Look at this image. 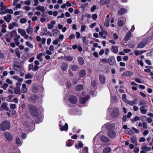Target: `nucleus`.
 <instances>
[{
	"label": "nucleus",
	"mask_w": 153,
	"mask_h": 153,
	"mask_svg": "<svg viewBox=\"0 0 153 153\" xmlns=\"http://www.w3.org/2000/svg\"><path fill=\"white\" fill-rule=\"evenodd\" d=\"M141 148L142 150H144L146 152L147 151H150L151 149V148L150 147L144 146H142Z\"/></svg>",
	"instance_id": "obj_30"
},
{
	"label": "nucleus",
	"mask_w": 153,
	"mask_h": 153,
	"mask_svg": "<svg viewBox=\"0 0 153 153\" xmlns=\"http://www.w3.org/2000/svg\"><path fill=\"white\" fill-rule=\"evenodd\" d=\"M125 132L128 134H132V131L129 128H128L125 130Z\"/></svg>",
	"instance_id": "obj_43"
},
{
	"label": "nucleus",
	"mask_w": 153,
	"mask_h": 153,
	"mask_svg": "<svg viewBox=\"0 0 153 153\" xmlns=\"http://www.w3.org/2000/svg\"><path fill=\"white\" fill-rule=\"evenodd\" d=\"M149 132V131L148 130H145L143 132V134L144 136H146L148 134Z\"/></svg>",
	"instance_id": "obj_60"
},
{
	"label": "nucleus",
	"mask_w": 153,
	"mask_h": 153,
	"mask_svg": "<svg viewBox=\"0 0 153 153\" xmlns=\"http://www.w3.org/2000/svg\"><path fill=\"white\" fill-rule=\"evenodd\" d=\"M133 36L130 31H128L126 33L124 38H131Z\"/></svg>",
	"instance_id": "obj_34"
},
{
	"label": "nucleus",
	"mask_w": 153,
	"mask_h": 153,
	"mask_svg": "<svg viewBox=\"0 0 153 153\" xmlns=\"http://www.w3.org/2000/svg\"><path fill=\"white\" fill-rule=\"evenodd\" d=\"M112 51L115 53H117L118 52L117 48L115 46H113L112 48Z\"/></svg>",
	"instance_id": "obj_49"
},
{
	"label": "nucleus",
	"mask_w": 153,
	"mask_h": 153,
	"mask_svg": "<svg viewBox=\"0 0 153 153\" xmlns=\"http://www.w3.org/2000/svg\"><path fill=\"white\" fill-rule=\"evenodd\" d=\"M18 33L22 36L24 37V38H28V36L26 34V31L25 29L19 28L18 30Z\"/></svg>",
	"instance_id": "obj_3"
},
{
	"label": "nucleus",
	"mask_w": 153,
	"mask_h": 153,
	"mask_svg": "<svg viewBox=\"0 0 153 153\" xmlns=\"http://www.w3.org/2000/svg\"><path fill=\"white\" fill-rule=\"evenodd\" d=\"M110 19H106L104 22V25L106 27H108L109 26V22Z\"/></svg>",
	"instance_id": "obj_37"
},
{
	"label": "nucleus",
	"mask_w": 153,
	"mask_h": 153,
	"mask_svg": "<svg viewBox=\"0 0 153 153\" xmlns=\"http://www.w3.org/2000/svg\"><path fill=\"white\" fill-rule=\"evenodd\" d=\"M100 81L102 83H104L105 82V77L103 75L100 74L99 75Z\"/></svg>",
	"instance_id": "obj_14"
},
{
	"label": "nucleus",
	"mask_w": 153,
	"mask_h": 153,
	"mask_svg": "<svg viewBox=\"0 0 153 153\" xmlns=\"http://www.w3.org/2000/svg\"><path fill=\"white\" fill-rule=\"evenodd\" d=\"M68 97V100L71 103H76L77 102V100L76 98V97L72 95H66V97Z\"/></svg>",
	"instance_id": "obj_4"
},
{
	"label": "nucleus",
	"mask_w": 153,
	"mask_h": 153,
	"mask_svg": "<svg viewBox=\"0 0 153 153\" xmlns=\"http://www.w3.org/2000/svg\"><path fill=\"white\" fill-rule=\"evenodd\" d=\"M68 67V65L67 64L65 63H63L62 64V69L64 70H66Z\"/></svg>",
	"instance_id": "obj_42"
},
{
	"label": "nucleus",
	"mask_w": 153,
	"mask_h": 153,
	"mask_svg": "<svg viewBox=\"0 0 153 153\" xmlns=\"http://www.w3.org/2000/svg\"><path fill=\"white\" fill-rule=\"evenodd\" d=\"M88 148L87 147H85L83 149L82 153H88Z\"/></svg>",
	"instance_id": "obj_61"
},
{
	"label": "nucleus",
	"mask_w": 153,
	"mask_h": 153,
	"mask_svg": "<svg viewBox=\"0 0 153 153\" xmlns=\"http://www.w3.org/2000/svg\"><path fill=\"white\" fill-rule=\"evenodd\" d=\"M71 140H68L66 142V145L68 146H71V143H70V141H71Z\"/></svg>",
	"instance_id": "obj_54"
},
{
	"label": "nucleus",
	"mask_w": 153,
	"mask_h": 153,
	"mask_svg": "<svg viewBox=\"0 0 153 153\" xmlns=\"http://www.w3.org/2000/svg\"><path fill=\"white\" fill-rule=\"evenodd\" d=\"M63 122H64V120L60 122L59 126L60 127V130L61 131H66L68 129V126L67 123H65V125L62 126V124H61V123Z\"/></svg>",
	"instance_id": "obj_7"
},
{
	"label": "nucleus",
	"mask_w": 153,
	"mask_h": 153,
	"mask_svg": "<svg viewBox=\"0 0 153 153\" xmlns=\"http://www.w3.org/2000/svg\"><path fill=\"white\" fill-rule=\"evenodd\" d=\"M10 107L11 109H15L16 107V105L14 104H11L10 105Z\"/></svg>",
	"instance_id": "obj_51"
},
{
	"label": "nucleus",
	"mask_w": 153,
	"mask_h": 153,
	"mask_svg": "<svg viewBox=\"0 0 153 153\" xmlns=\"http://www.w3.org/2000/svg\"><path fill=\"white\" fill-rule=\"evenodd\" d=\"M119 110L118 108H114L112 110L111 115L113 117L118 116L119 115Z\"/></svg>",
	"instance_id": "obj_5"
},
{
	"label": "nucleus",
	"mask_w": 153,
	"mask_h": 153,
	"mask_svg": "<svg viewBox=\"0 0 153 153\" xmlns=\"http://www.w3.org/2000/svg\"><path fill=\"white\" fill-rule=\"evenodd\" d=\"M139 105H143L144 107H147V105L146 104V102L143 100H140L139 101V103L138 104Z\"/></svg>",
	"instance_id": "obj_25"
},
{
	"label": "nucleus",
	"mask_w": 153,
	"mask_h": 153,
	"mask_svg": "<svg viewBox=\"0 0 153 153\" xmlns=\"http://www.w3.org/2000/svg\"><path fill=\"white\" fill-rule=\"evenodd\" d=\"M28 69L30 70H32L33 71V64H30L28 65Z\"/></svg>",
	"instance_id": "obj_56"
},
{
	"label": "nucleus",
	"mask_w": 153,
	"mask_h": 153,
	"mask_svg": "<svg viewBox=\"0 0 153 153\" xmlns=\"http://www.w3.org/2000/svg\"><path fill=\"white\" fill-rule=\"evenodd\" d=\"M108 136L111 138H114L116 137V134L114 131L111 130L108 131Z\"/></svg>",
	"instance_id": "obj_10"
},
{
	"label": "nucleus",
	"mask_w": 153,
	"mask_h": 153,
	"mask_svg": "<svg viewBox=\"0 0 153 153\" xmlns=\"http://www.w3.org/2000/svg\"><path fill=\"white\" fill-rule=\"evenodd\" d=\"M110 0H100V3L101 5H105L108 4Z\"/></svg>",
	"instance_id": "obj_20"
},
{
	"label": "nucleus",
	"mask_w": 153,
	"mask_h": 153,
	"mask_svg": "<svg viewBox=\"0 0 153 153\" xmlns=\"http://www.w3.org/2000/svg\"><path fill=\"white\" fill-rule=\"evenodd\" d=\"M96 6L95 5H94L91 7V12H94L95 11V10H96Z\"/></svg>",
	"instance_id": "obj_58"
},
{
	"label": "nucleus",
	"mask_w": 153,
	"mask_h": 153,
	"mask_svg": "<svg viewBox=\"0 0 153 153\" xmlns=\"http://www.w3.org/2000/svg\"><path fill=\"white\" fill-rule=\"evenodd\" d=\"M137 99H135L133 100L132 101H129L128 102V104L131 106H133L134 105L137 104Z\"/></svg>",
	"instance_id": "obj_22"
},
{
	"label": "nucleus",
	"mask_w": 153,
	"mask_h": 153,
	"mask_svg": "<svg viewBox=\"0 0 153 153\" xmlns=\"http://www.w3.org/2000/svg\"><path fill=\"white\" fill-rule=\"evenodd\" d=\"M86 74V71L84 70H81L79 72V76L81 77H83Z\"/></svg>",
	"instance_id": "obj_28"
},
{
	"label": "nucleus",
	"mask_w": 153,
	"mask_h": 153,
	"mask_svg": "<svg viewBox=\"0 0 153 153\" xmlns=\"http://www.w3.org/2000/svg\"><path fill=\"white\" fill-rule=\"evenodd\" d=\"M146 51H138L137 50L135 51H134V53L135 55L136 56H138V55H140L142 53H143L144 52Z\"/></svg>",
	"instance_id": "obj_32"
},
{
	"label": "nucleus",
	"mask_w": 153,
	"mask_h": 153,
	"mask_svg": "<svg viewBox=\"0 0 153 153\" xmlns=\"http://www.w3.org/2000/svg\"><path fill=\"white\" fill-rule=\"evenodd\" d=\"M71 69L73 71H76L77 70V66L75 65H72L71 67Z\"/></svg>",
	"instance_id": "obj_47"
},
{
	"label": "nucleus",
	"mask_w": 153,
	"mask_h": 153,
	"mask_svg": "<svg viewBox=\"0 0 153 153\" xmlns=\"http://www.w3.org/2000/svg\"><path fill=\"white\" fill-rule=\"evenodd\" d=\"M8 87V85L7 84V83H4L3 84V85H2V88H3V89L4 90H5Z\"/></svg>",
	"instance_id": "obj_63"
},
{
	"label": "nucleus",
	"mask_w": 153,
	"mask_h": 153,
	"mask_svg": "<svg viewBox=\"0 0 153 153\" xmlns=\"http://www.w3.org/2000/svg\"><path fill=\"white\" fill-rule=\"evenodd\" d=\"M117 24L118 26L121 27L123 25L124 22L122 20H120L118 21Z\"/></svg>",
	"instance_id": "obj_38"
},
{
	"label": "nucleus",
	"mask_w": 153,
	"mask_h": 153,
	"mask_svg": "<svg viewBox=\"0 0 153 153\" xmlns=\"http://www.w3.org/2000/svg\"><path fill=\"white\" fill-rule=\"evenodd\" d=\"M90 97V96L88 95L86 97H82L80 99V102L82 103H85Z\"/></svg>",
	"instance_id": "obj_16"
},
{
	"label": "nucleus",
	"mask_w": 153,
	"mask_h": 153,
	"mask_svg": "<svg viewBox=\"0 0 153 153\" xmlns=\"http://www.w3.org/2000/svg\"><path fill=\"white\" fill-rule=\"evenodd\" d=\"M26 32L27 33L30 35L32 34L33 33V29L31 27V25H29L28 27L26 29Z\"/></svg>",
	"instance_id": "obj_17"
},
{
	"label": "nucleus",
	"mask_w": 153,
	"mask_h": 153,
	"mask_svg": "<svg viewBox=\"0 0 153 153\" xmlns=\"http://www.w3.org/2000/svg\"><path fill=\"white\" fill-rule=\"evenodd\" d=\"M60 34L59 30L57 29H53V36L55 37L58 36Z\"/></svg>",
	"instance_id": "obj_23"
},
{
	"label": "nucleus",
	"mask_w": 153,
	"mask_h": 153,
	"mask_svg": "<svg viewBox=\"0 0 153 153\" xmlns=\"http://www.w3.org/2000/svg\"><path fill=\"white\" fill-rule=\"evenodd\" d=\"M27 21V20L25 18H21L20 20V22L22 24L25 23Z\"/></svg>",
	"instance_id": "obj_52"
},
{
	"label": "nucleus",
	"mask_w": 153,
	"mask_h": 153,
	"mask_svg": "<svg viewBox=\"0 0 153 153\" xmlns=\"http://www.w3.org/2000/svg\"><path fill=\"white\" fill-rule=\"evenodd\" d=\"M140 120V118L138 116H135L134 118L131 119V121L132 122H134L137 121L139 120Z\"/></svg>",
	"instance_id": "obj_45"
},
{
	"label": "nucleus",
	"mask_w": 153,
	"mask_h": 153,
	"mask_svg": "<svg viewBox=\"0 0 153 153\" xmlns=\"http://www.w3.org/2000/svg\"><path fill=\"white\" fill-rule=\"evenodd\" d=\"M42 55V53H40L37 56V58L40 62H42V59L41 58Z\"/></svg>",
	"instance_id": "obj_46"
},
{
	"label": "nucleus",
	"mask_w": 153,
	"mask_h": 153,
	"mask_svg": "<svg viewBox=\"0 0 153 153\" xmlns=\"http://www.w3.org/2000/svg\"><path fill=\"white\" fill-rule=\"evenodd\" d=\"M83 88L82 85H77L76 87V90L78 91H80Z\"/></svg>",
	"instance_id": "obj_40"
},
{
	"label": "nucleus",
	"mask_w": 153,
	"mask_h": 153,
	"mask_svg": "<svg viewBox=\"0 0 153 153\" xmlns=\"http://www.w3.org/2000/svg\"><path fill=\"white\" fill-rule=\"evenodd\" d=\"M79 63V65H82L84 63V61L83 58L81 57H79L78 58Z\"/></svg>",
	"instance_id": "obj_26"
},
{
	"label": "nucleus",
	"mask_w": 153,
	"mask_h": 153,
	"mask_svg": "<svg viewBox=\"0 0 153 153\" xmlns=\"http://www.w3.org/2000/svg\"><path fill=\"white\" fill-rule=\"evenodd\" d=\"M147 120L148 123H152L153 121L152 119L151 118H150V117H147Z\"/></svg>",
	"instance_id": "obj_64"
},
{
	"label": "nucleus",
	"mask_w": 153,
	"mask_h": 153,
	"mask_svg": "<svg viewBox=\"0 0 153 153\" xmlns=\"http://www.w3.org/2000/svg\"><path fill=\"white\" fill-rule=\"evenodd\" d=\"M28 112L33 116H36L38 115L37 109L35 106L32 105H28Z\"/></svg>",
	"instance_id": "obj_1"
},
{
	"label": "nucleus",
	"mask_w": 153,
	"mask_h": 153,
	"mask_svg": "<svg viewBox=\"0 0 153 153\" xmlns=\"http://www.w3.org/2000/svg\"><path fill=\"white\" fill-rule=\"evenodd\" d=\"M147 42L146 40H144L142 41L140 43H139L137 46V47L138 48H142L144 46H145V45L147 44Z\"/></svg>",
	"instance_id": "obj_9"
},
{
	"label": "nucleus",
	"mask_w": 153,
	"mask_h": 153,
	"mask_svg": "<svg viewBox=\"0 0 153 153\" xmlns=\"http://www.w3.org/2000/svg\"><path fill=\"white\" fill-rule=\"evenodd\" d=\"M27 91V89L26 87V84H23L22 85V88L21 90V92L23 93H26Z\"/></svg>",
	"instance_id": "obj_15"
},
{
	"label": "nucleus",
	"mask_w": 153,
	"mask_h": 153,
	"mask_svg": "<svg viewBox=\"0 0 153 153\" xmlns=\"http://www.w3.org/2000/svg\"><path fill=\"white\" fill-rule=\"evenodd\" d=\"M36 9L37 10H39L41 12H44L45 10V7L43 6L40 5L38 6L36 8Z\"/></svg>",
	"instance_id": "obj_24"
},
{
	"label": "nucleus",
	"mask_w": 153,
	"mask_h": 153,
	"mask_svg": "<svg viewBox=\"0 0 153 153\" xmlns=\"http://www.w3.org/2000/svg\"><path fill=\"white\" fill-rule=\"evenodd\" d=\"M10 123L7 121H4L0 124V129L3 131L8 129L10 128Z\"/></svg>",
	"instance_id": "obj_2"
},
{
	"label": "nucleus",
	"mask_w": 153,
	"mask_h": 153,
	"mask_svg": "<svg viewBox=\"0 0 153 153\" xmlns=\"http://www.w3.org/2000/svg\"><path fill=\"white\" fill-rule=\"evenodd\" d=\"M65 59L66 60L71 61L73 60V58L71 56H67L65 57Z\"/></svg>",
	"instance_id": "obj_53"
},
{
	"label": "nucleus",
	"mask_w": 153,
	"mask_h": 153,
	"mask_svg": "<svg viewBox=\"0 0 153 153\" xmlns=\"http://www.w3.org/2000/svg\"><path fill=\"white\" fill-rule=\"evenodd\" d=\"M145 107L143 106H141L140 108V112L143 114H145L147 112V110Z\"/></svg>",
	"instance_id": "obj_21"
},
{
	"label": "nucleus",
	"mask_w": 153,
	"mask_h": 153,
	"mask_svg": "<svg viewBox=\"0 0 153 153\" xmlns=\"http://www.w3.org/2000/svg\"><path fill=\"white\" fill-rule=\"evenodd\" d=\"M108 61L110 65H113L115 62V59L113 57H110L108 59Z\"/></svg>",
	"instance_id": "obj_13"
},
{
	"label": "nucleus",
	"mask_w": 153,
	"mask_h": 153,
	"mask_svg": "<svg viewBox=\"0 0 153 153\" xmlns=\"http://www.w3.org/2000/svg\"><path fill=\"white\" fill-rule=\"evenodd\" d=\"M97 17V15L96 14H94L92 15V18L94 20H96Z\"/></svg>",
	"instance_id": "obj_55"
},
{
	"label": "nucleus",
	"mask_w": 153,
	"mask_h": 153,
	"mask_svg": "<svg viewBox=\"0 0 153 153\" xmlns=\"http://www.w3.org/2000/svg\"><path fill=\"white\" fill-rule=\"evenodd\" d=\"M88 5V3H85L81 5V7L82 8H84L87 7Z\"/></svg>",
	"instance_id": "obj_62"
},
{
	"label": "nucleus",
	"mask_w": 153,
	"mask_h": 153,
	"mask_svg": "<svg viewBox=\"0 0 153 153\" xmlns=\"http://www.w3.org/2000/svg\"><path fill=\"white\" fill-rule=\"evenodd\" d=\"M5 137L8 141H11L13 140L11 134L8 132H6L4 134Z\"/></svg>",
	"instance_id": "obj_8"
},
{
	"label": "nucleus",
	"mask_w": 153,
	"mask_h": 153,
	"mask_svg": "<svg viewBox=\"0 0 153 153\" xmlns=\"http://www.w3.org/2000/svg\"><path fill=\"white\" fill-rule=\"evenodd\" d=\"M111 149L109 147H105L103 150V153H109L111 151Z\"/></svg>",
	"instance_id": "obj_27"
},
{
	"label": "nucleus",
	"mask_w": 153,
	"mask_h": 153,
	"mask_svg": "<svg viewBox=\"0 0 153 153\" xmlns=\"http://www.w3.org/2000/svg\"><path fill=\"white\" fill-rule=\"evenodd\" d=\"M4 20L7 23L10 22V20L12 19L11 16L10 14H7L6 16L4 17Z\"/></svg>",
	"instance_id": "obj_18"
},
{
	"label": "nucleus",
	"mask_w": 153,
	"mask_h": 153,
	"mask_svg": "<svg viewBox=\"0 0 153 153\" xmlns=\"http://www.w3.org/2000/svg\"><path fill=\"white\" fill-rule=\"evenodd\" d=\"M128 10L127 9L123 7L120 8L117 12V14L119 16H121L125 14L127 12Z\"/></svg>",
	"instance_id": "obj_6"
},
{
	"label": "nucleus",
	"mask_w": 153,
	"mask_h": 153,
	"mask_svg": "<svg viewBox=\"0 0 153 153\" xmlns=\"http://www.w3.org/2000/svg\"><path fill=\"white\" fill-rule=\"evenodd\" d=\"M104 126H106L107 128H114V125L113 123L110 124L108 123H107Z\"/></svg>",
	"instance_id": "obj_31"
},
{
	"label": "nucleus",
	"mask_w": 153,
	"mask_h": 153,
	"mask_svg": "<svg viewBox=\"0 0 153 153\" xmlns=\"http://www.w3.org/2000/svg\"><path fill=\"white\" fill-rule=\"evenodd\" d=\"M11 37H13L17 35V32L15 30H12L11 31Z\"/></svg>",
	"instance_id": "obj_50"
},
{
	"label": "nucleus",
	"mask_w": 153,
	"mask_h": 153,
	"mask_svg": "<svg viewBox=\"0 0 153 153\" xmlns=\"http://www.w3.org/2000/svg\"><path fill=\"white\" fill-rule=\"evenodd\" d=\"M83 146L82 143L81 141H79L78 145L77 144L75 145V147L76 149L78 148V146L80 148H81L83 147Z\"/></svg>",
	"instance_id": "obj_41"
},
{
	"label": "nucleus",
	"mask_w": 153,
	"mask_h": 153,
	"mask_svg": "<svg viewBox=\"0 0 153 153\" xmlns=\"http://www.w3.org/2000/svg\"><path fill=\"white\" fill-rule=\"evenodd\" d=\"M107 32L105 31L102 30L99 33V34L100 36H102L103 34H106Z\"/></svg>",
	"instance_id": "obj_59"
},
{
	"label": "nucleus",
	"mask_w": 153,
	"mask_h": 153,
	"mask_svg": "<svg viewBox=\"0 0 153 153\" xmlns=\"http://www.w3.org/2000/svg\"><path fill=\"white\" fill-rule=\"evenodd\" d=\"M132 129L134 131L136 134H139L140 133L139 130L137 129L134 127H132Z\"/></svg>",
	"instance_id": "obj_57"
},
{
	"label": "nucleus",
	"mask_w": 153,
	"mask_h": 153,
	"mask_svg": "<svg viewBox=\"0 0 153 153\" xmlns=\"http://www.w3.org/2000/svg\"><path fill=\"white\" fill-rule=\"evenodd\" d=\"M126 94H123L122 95V100L124 102H126L127 104H128V102L129 101V100H127L126 99Z\"/></svg>",
	"instance_id": "obj_33"
},
{
	"label": "nucleus",
	"mask_w": 153,
	"mask_h": 153,
	"mask_svg": "<svg viewBox=\"0 0 153 153\" xmlns=\"http://www.w3.org/2000/svg\"><path fill=\"white\" fill-rule=\"evenodd\" d=\"M131 142L134 144L135 146L137 145V138L136 136L134 135L131 138Z\"/></svg>",
	"instance_id": "obj_11"
},
{
	"label": "nucleus",
	"mask_w": 153,
	"mask_h": 153,
	"mask_svg": "<svg viewBox=\"0 0 153 153\" xmlns=\"http://www.w3.org/2000/svg\"><path fill=\"white\" fill-rule=\"evenodd\" d=\"M16 143L18 146H21L22 145V143L19 138L16 137Z\"/></svg>",
	"instance_id": "obj_35"
},
{
	"label": "nucleus",
	"mask_w": 153,
	"mask_h": 153,
	"mask_svg": "<svg viewBox=\"0 0 153 153\" xmlns=\"http://www.w3.org/2000/svg\"><path fill=\"white\" fill-rule=\"evenodd\" d=\"M101 140L102 141L105 142H108L109 141V139L108 138L104 136H101Z\"/></svg>",
	"instance_id": "obj_39"
},
{
	"label": "nucleus",
	"mask_w": 153,
	"mask_h": 153,
	"mask_svg": "<svg viewBox=\"0 0 153 153\" xmlns=\"http://www.w3.org/2000/svg\"><path fill=\"white\" fill-rule=\"evenodd\" d=\"M133 74V73L131 71H126L123 74V76H131Z\"/></svg>",
	"instance_id": "obj_19"
},
{
	"label": "nucleus",
	"mask_w": 153,
	"mask_h": 153,
	"mask_svg": "<svg viewBox=\"0 0 153 153\" xmlns=\"http://www.w3.org/2000/svg\"><path fill=\"white\" fill-rule=\"evenodd\" d=\"M14 93L16 94H20L21 93L20 91L19 87H16L14 89Z\"/></svg>",
	"instance_id": "obj_29"
},
{
	"label": "nucleus",
	"mask_w": 153,
	"mask_h": 153,
	"mask_svg": "<svg viewBox=\"0 0 153 153\" xmlns=\"http://www.w3.org/2000/svg\"><path fill=\"white\" fill-rule=\"evenodd\" d=\"M135 80L138 83H143V80L138 78H135Z\"/></svg>",
	"instance_id": "obj_48"
},
{
	"label": "nucleus",
	"mask_w": 153,
	"mask_h": 153,
	"mask_svg": "<svg viewBox=\"0 0 153 153\" xmlns=\"http://www.w3.org/2000/svg\"><path fill=\"white\" fill-rule=\"evenodd\" d=\"M7 104L6 103H3L1 105L2 107L6 110H8V108L7 107Z\"/></svg>",
	"instance_id": "obj_44"
},
{
	"label": "nucleus",
	"mask_w": 153,
	"mask_h": 153,
	"mask_svg": "<svg viewBox=\"0 0 153 153\" xmlns=\"http://www.w3.org/2000/svg\"><path fill=\"white\" fill-rule=\"evenodd\" d=\"M13 78L17 80L18 81L20 82H22L23 81V79L22 78H20L17 76H14Z\"/></svg>",
	"instance_id": "obj_36"
},
{
	"label": "nucleus",
	"mask_w": 153,
	"mask_h": 153,
	"mask_svg": "<svg viewBox=\"0 0 153 153\" xmlns=\"http://www.w3.org/2000/svg\"><path fill=\"white\" fill-rule=\"evenodd\" d=\"M8 13L10 14H12L13 13V10L12 9H7L3 12H0V14L1 15H3Z\"/></svg>",
	"instance_id": "obj_12"
}]
</instances>
